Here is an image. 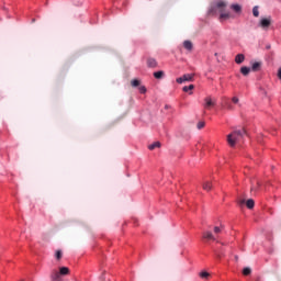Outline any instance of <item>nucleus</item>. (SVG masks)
Returning a JSON list of instances; mask_svg holds the SVG:
<instances>
[{
    "label": "nucleus",
    "instance_id": "obj_1",
    "mask_svg": "<svg viewBox=\"0 0 281 281\" xmlns=\"http://www.w3.org/2000/svg\"><path fill=\"white\" fill-rule=\"evenodd\" d=\"M245 135H247L245 128L235 130L226 136V142L231 148H235L237 144H241L243 139H245Z\"/></svg>",
    "mask_w": 281,
    "mask_h": 281
},
{
    "label": "nucleus",
    "instance_id": "obj_2",
    "mask_svg": "<svg viewBox=\"0 0 281 281\" xmlns=\"http://www.w3.org/2000/svg\"><path fill=\"white\" fill-rule=\"evenodd\" d=\"M225 8H227V3L225 1H220L216 3V9L221 13L220 19H229V12H225Z\"/></svg>",
    "mask_w": 281,
    "mask_h": 281
},
{
    "label": "nucleus",
    "instance_id": "obj_3",
    "mask_svg": "<svg viewBox=\"0 0 281 281\" xmlns=\"http://www.w3.org/2000/svg\"><path fill=\"white\" fill-rule=\"evenodd\" d=\"M192 80H194V75L186 74L182 77L176 79V82H178V85H182V82H192Z\"/></svg>",
    "mask_w": 281,
    "mask_h": 281
},
{
    "label": "nucleus",
    "instance_id": "obj_4",
    "mask_svg": "<svg viewBox=\"0 0 281 281\" xmlns=\"http://www.w3.org/2000/svg\"><path fill=\"white\" fill-rule=\"evenodd\" d=\"M259 25L262 27V30H269L271 26V18H262L259 22Z\"/></svg>",
    "mask_w": 281,
    "mask_h": 281
},
{
    "label": "nucleus",
    "instance_id": "obj_5",
    "mask_svg": "<svg viewBox=\"0 0 281 281\" xmlns=\"http://www.w3.org/2000/svg\"><path fill=\"white\" fill-rule=\"evenodd\" d=\"M50 280L52 281H63V278L60 277V272L57 270H53L50 273Z\"/></svg>",
    "mask_w": 281,
    "mask_h": 281
},
{
    "label": "nucleus",
    "instance_id": "obj_6",
    "mask_svg": "<svg viewBox=\"0 0 281 281\" xmlns=\"http://www.w3.org/2000/svg\"><path fill=\"white\" fill-rule=\"evenodd\" d=\"M202 238H204V240H216V237H214V234L210 231L204 232Z\"/></svg>",
    "mask_w": 281,
    "mask_h": 281
},
{
    "label": "nucleus",
    "instance_id": "obj_7",
    "mask_svg": "<svg viewBox=\"0 0 281 281\" xmlns=\"http://www.w3.org/2000/svg\"><path fill=\"white\" fill-rule=\"evenodd\" d=\"M204 109H212V106H214L216 103L214 101H212V98L207 97L204 99Z\"/></svg>",
    "mask_w": 281,
    "mask_h": 281
},
{
    "label": "nucleus",
    "instance_id": "obj_8",
    "mask_svg": "<svg viewBox=\"0 0 281 281\" xmlns=\"http://www.w3.org/2000/svg\"><path fill=\"white\" fill-rule=\"evenodd\" d=\"M235 63H236L237 65H241V63H245V55H244V54H238V55H236V57H235Z\"/></svg>",
    "mask_w": 281,
    "mask_h": 281
},
{
    "label": "nucleus",
    "instance_id": "obj_9",
    "mask_svg": "<svg viewBox=\"0 0 281 281\" xmlns=\"http://www.w3.org/2000/svg\"><path fill=\"white\" fill-rule=\"evenodd\" d=\"M183 47H184V49H188V52H192L194 46L190 41L187 40L183 42Z\"/></svg>",
    "mask_w": 281,
    "mask_h": 281
},
{
    "label": "nucleus",
    "instance_id": "obj_10",
    "mask_svg": "<svg viewBox=\"0 0 281 281\" xmlns=\"http://www.w3.org/2000/svg\"><path fill=\"white\" fill-rule=\"evenodd\" d=\"M147 66L154 69L155 67H157V59L148 58L147 59Z\"/></svg>",
    "mask_w": 281,
    "mask_h": 281
},
{
    "label": "nucleus",
    "instance_id": "obj_11",
    "mask_svg": "<svg viewBox=\"0 0 281 281\" xmlns=\"http://www.w3.org/2000/svg\"><path fill=\"white\" fill-rule=\"evenodd\" d=\"M203 190H205L206 192H210V190H212V182L211 181H205L202 184Z\"/></svg>",
    "mask_w": 281,
    "mask_h": 281
},
{
    "label": "nucleus",
    "instance_id": "obj_12",
    "mask_svg": "<svg viewBox=\"0 0 281 281\" xmlns=\"http://www.w3.org/2000/svg\"><path fill=\"white\" fill-rule=\"evenodd\" d=\"M251 71V68L244 66L240 68V74H243V76H249V72Z\"/></svg>",
    "mask_w": 281,
    "mask_h": 281
},
{
    "label": "nucleus",
    "instance_id": "obj_13",
    "mask_svg": "<svg viewBox=\"0 0 281 281\" xmlns=\"http://www.w3.org/2000/svg\"><path fill=\"white\" fill-rule=\"evenodd\" d=\"M59 274L60 276H69V268H67V267L59 268Z\"/></svg>",
    "mask_w": 281,
    "mask_h": 281
},
{
    "label": "nucleus",
    "instance_id": "obj_14",
    "mask_svg": "<svg viewBox=\"0 0 281 281\" xmlns=\"http://www.w3.org/2000/svg\"><path fill=\"white\" fill-rule=\"evenodd\" d=\"M149 150H155V148H161V143L155 142L148 146Z\"/></svg>",
    "mask_w": 281,
    "mask_h": 281
},
{
    "label": "nucleus",
    "instance_id": "obj_15",
    "mask_svg": "<svg viewBox=\"0 0 281 281\" xmlns=\"http://www.w3.org/2000/svg\"><path fill=\"white\" fill-rule=\"evenodd\" d=\"M246 205H247L248 210H254L256 202H254L252 199H249V200H247Z\"/></svg>",
    "mask_w": 281,
    "mask_h": 281
},
{
    "label": "nucleus",
    "instance_id": "obj_16",
    "mask_svg": "<svg viewBox=\"0 0 281 281\" xmlns=\"http://www.w3.org/2000/svg\"><path fill=\"white\" fill-rule=\"evenodd\" d=\"M262 64H260V61H256L252 64V71H259L260 70V67H261Z\"/></svg>",
    "mask_w": 281,
    "mask_h": 281
},
{
    "label": "nucleus",
    "instance_id": "obj_17",
    "mask_svg": "<svg viewBox=\"0 0 281 281\" xmlns=\"http://www.w3.org/2000/svg\"><path fill=\"white\" fill-rule=\"evenodd\" d=\"M154 78H156L157 80H161V78H164V71L159 70L154 72Z\"/></svg>",
    "mask_w": 281,
    "mask_h": 281
},
{
    "label": "nucleus",
    "instance_id": "obj_18",
    "mask_svg": "<svg viewBox=\"0 0 281 281\" xmlns=\"http://www.w3.org/2000/svg\"><path fill=\"white\" fill-rule=\"evenodd\" d=\"M231 8L232 10H234V12H240L243 10L239 4H232Z\"/></svg>",
    "mask_w": 281,
    "mask_h": 281
},
{
    "label": "nucleus",
    "instance_id": "obj_19",
    "mask_svg": "<svg viewBox=\"0 0 281 281\" xmlns=\"http://www.w3.org/2000/svg\"><path fill=\"white\" fill-rule=\"evenodd\" d=\"M194 89V85H190V86H184L182 88V91H184V93H188V91H192Z\"/></svg>",
    "mask_w": 281,
    "mask_h": 281
},
{
    "label": "nucleus",
    "instance_id": "obj_20",
    "mask_svg": "<svg viewBox=\"0 0 281 281\" xmlns=\"http://www.w3.org/2000/svg\"><path fill=\"white\" fill-rule=\"evenodd\" d=\"M243 276H251V268H249V267L244 268Z\"/></svg>",
    "mask_w": 281,
    "mask_h": 281
},
{
    "label": "nucleus",
    "instance_id": "obj_21",
    "mask_svg": "<svg viewBox=\"0 0 281 281\" xmlns=\"http://www.w3.org/2000/svg\"><path fill=\"white\" fill-rule=\"evenodd\" d=\"M252 14H254V16H256V18L260 16V11L258 10V7H254V8H252Z\"/></svg>",
    "mask_w": 281,
    "mask_h": 281
},
{
    "label": "nucleus",
    "instance_id": "obj_22",
    "mask_svg": "<svg viewBox=\"0 0 281 281\" xmlns=\"http://www.w3.org/2000/svg\"><path fill=\"white\" fill-rule=\"evenodd\" d=\"M198 130L201 131V128H205V122L200 121L196 125Z\"/></svg>",
    "mask_w": 281,
    "mask_h": 281
},
{
    "label": "nucleus",
    "instance_id": "obj_23",
    "mask_svg": "<svg viewBox=\"0 0 281 281\" xmlns=\"http://www.w3.org/2000/svg\"><path fill=\"white\" fill-rule=\"evenodd\" d=\"M55 258L57 260H60V258H63V251L61 250H57L56 254H55Z\"/></svg>",
    "mask_w": 281,
    "mask_h": 281
},
{
    "label": "nucleus",
    "instance_id": "obj_24",
    "mask_svg": "<svg viewBox=\"0 0 281 281\" xmlns=\"http://www.w3.org/2000/svg\"><path fill=\"white\" fill-rule=\"evenodd\" d=\"M140 81L138 79L132 80V87H139Z\"/></svg>",
    "mask_w": 281,
    "mask_h": 281
},
{
    "label": "nucleus",
    "instance_id": "obj_25",
    "mask_svg": "<svg viewBox=\"0 0 281 281\" xmlns=\"http://www.w3.org/2000/svg\"><path fill=\"white\" fill-rule=\"evenodd\" d=\"M138 90H139L140 93H146V87H144V86H140L138 88Z\"/></svg>",
    "mask_w": 281,
    "mask_h": 281
},
{
    "label": "nucleus",
    "instance_id": "obj_26",
    "mask_svg": "<svg viewBox=\"0 0 281 281\" xmlns=\"http://www.w3.org/2000/svg\"><path fill=\"white\" fill-rule=\"evenodd\" d=\"M232 102H233V104H238L239 100L237 97H233Z\"/></svg>",
    "mask_w": 281,
    "mask_h": 281
},
{
    "label": "nucleus",
    "instance_id": "obj_27",
    "mask_svg": "<svg viewBox=\"0 0 281 281\" xmlns=\"http://www.w3.org/2000/svg\"><path fill=\"white\" fill-rule=\"evenodd\" d=\"M200 277L201 278H210V274L207 272H201Z\"/></svg>",
    "mask_w": 281,
    "mask_h": 281
},
{
    "label": "nucleus",
    "instance_id": "obj_28",
    "mask_svg": "<svg viewBox=\"0 0 281 281\" xmlns=\"http://www.w3.org/2000/svg\"><path fill=\"white\" fill-rule=\"evenodd\" d=\"M214 234H221V227L215 226L214 227Z\"/></svg>",
    "mask_w": 281,
    "mask_h": 281
},
{
    "label": "nucleus",
    "instance_id": "obj_29",
    "mask_svg": "<svg viewBox=\"0 0 281 281\" xmlns=\"http://www.w3.org/2000/svg\"><path fill=\"white\" fill-rule=\"evenodd\" d=\"M239 205H245V200H240Z\"/></svg>",
    "mask_w": 281,
    "mask_h": 281
},
{
    "label": "nucleus",
    "instance_id": "obj_30",
    "mask_svg": "<svg viewBox=\"0 0 281 281\" xmlns=\"http://www.w3.org/2000/svg\"><path fill=\"white\" fill-rule=\"evenodd\" d=\"M165 109H170V106H169V105H166Z\"/></svg>",
    "mask_w": 281,
    "mask_h": 281
},
{
    "label": "nucleus",
    "instance_id": "obj_31",
    "mask_svg": "<svg viewBox=\"0 0 281 281\" xmlns=\"http://www.w3.org/2000/svg\"><path fill=\"white\" fill-rule=\"evenodd\" d=\"M235 260H238V256H235Z\"/></svg>",
    "mask_w": 281,
    "mask_h": 281
},
{
    "label": "nucleus",
    "instance_id": "obj_32",
    "mask_svg": "<svg viewBox=\"0 0 281 281\" xmlns=\"http://www.w3.org/2000/svg\"><path fill=\"white\" fill-rule=\"evenodd\" d=\"M281 2V0H279Z\"/></svg>",
    "mask_w": 281,
    "mask_h": 281
}]
</instances>
